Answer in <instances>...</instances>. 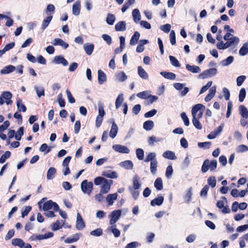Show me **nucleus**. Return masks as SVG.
Here are the masks:
<instances>
[{"label":"nucleus","mask_w":248,"mask_h":248,"mask_svg":"<svg viewBox=\"0 0 248 248\" xmlns=\"http://www.w3.org/2000/svg\"><path fill=\"white\" fill-rule=\"evenodd\" d=\"M205 107L201 104L195 105L192 108L191 114L192 118H202Z\"/></svg>","instance_id":"nucleus-1"},{"label":"nucleus","mask_w":248,"mask_h":248,"mask_svg":"<svg viewBox=\"0 0 248 248\" xmlns=\"http://www.w3.org/2000/svg\"><path fill=\"white\" fill-rule=\"evenodd\" d=\"M223 38L226 41L228 47L231 46H236L239 42V39L237 37L233 36L230 33H226Z\"/></svg>","instance_id":"nucleus-2"},{"label":"nucleus","mask_w":248,"mask_h":248,"mask_svg":"<svg viewBox=\"0 0 248 248\" xmlns=\"http://www.w3.org/2000/svg\"><path fill=\"white\" fill-rule=\"evenodd\" d=\"M217 167V162L216 160H213L211 162L209 160H206L204 161L202 168V172H206L209 169L213 170Z\"/></svg>","instance_id":"nucleus-3"},{"label":"nucleus","mask_w":248,"mask_h":248,"mask_svg":"<svg viewBox=\"0 0 248 248\" xmlns=\"http://www.w3.org/2000/svg\"><path fill=\"white\" fill-rule=\"evenodd\" d=\"M93 188V184L91 182H88L87 180H84L81 184V189L84 193L90 195Z\"/></svg>","instance_id":"nucleus-4"},{"label":"nucleus","mask_w":248,"mask_h":248,"mask_svg":"<svg viewBox=\"0 0 248 248\" xmlns=\"http://www.w3.org/2000/svg\"><path fill=\"white\" fill-rule=\"evenodd\" d=\"M43 210L44 211H47L51 210L57 211L59 210V206L56 202H53L52 201L50 200L44 203Z\"/></svg>","instance_id":"nucleus-5"},{"label":"nucleus","mask_w":248,"mask_h":248,"mask_svg":"<svg viewBox=\"0 0 248 248\" xmlns=\"http://www.w3.org/2000/svg\"><path fill=\"white\" fill-rule=\"evenodd\" d=\"M121 215V210H117L112 211L108 216L110 217L109 223L111 225H114L119 219Z\"/></svg>","instance_id":"nucleus-6"},{"label":"nucleus","mask_w":248,"mask_h":248,"mask_svg":"<svg viewBox=\"0 0 248 248\" xmlns=\"http://www.w3.org/2000/svg\"><path fill=\"white\" fill-rule=\"evenodd\" d=\"M113 184V181L111 180L106 179L105 181L102 183V185L100 189V193L103 194H106L109 192L110 189V186Z\"/></svg>","instance_id":"nucleus-7"},{"label":"nucleus","mask_w":248,"mask_h":248,"mask_svg":"<svg viewBox=\"0 0 248 248\" xmlns=\"http://www.w3.org/2000/svg\"><path fill=\"white\" fill-rule=\"evenodd\" d=\"M113 149L117 152L123 154H128L129 153V149L125 146L121 144H115L112 146Z\"/></svg>","instance_id":"nucleus-8"},{"label":"nucleus","mask_w":248,"mask_h":248,"mask_svg":"<svg viewBox=\"0 0 248 248\" xmlns=\"http://www.w3.org/2000/svg\"><path fill=\"white\" fill-rule=\"evenodd\" d=\"M98 112L99 114L97 115L96 119V127H99L102 123L103 116L105 114V111L104 110L102 107H99L98 108Z\"/></svg>","instance_id":"nucleus-9"},{"label":"nucleus","mask_w":248,"mask_h":248,"mask_svg":"<svg viewBox=\"0 0 248 248\" xmlns=\"http://www.w3.org/2000/svg\"><path fill=\"white\" fill-rule=\"evenodd\" d=\"M52 236V233L48 232L45 234L33 235L30 237V239L32 241H35L37 240H41L51 237Z\"/></svg>","instance_id":"nucleus-10"},{"label":"nucleus","mask_w":248,"mask_h":248,"mask_svg":"<svg viewBox=\"0 0 248 248\" xmlns=\"http://www.w3.org/2000/svg\"><path fill=\"white\" fill-rule=\"evenodd\" d=\"M76 226L78 230H82L85 226L84 221L79 213H78L77 215Z\"/></svg>","instance_id":"nucleus-11"},{"label":"nucleus","mask_w":248,"mask_h":248,"mask_svg":"<svg viewBox=\"0 0 248 248\" xmlns=\"http://www.w3.org/2000/svg\"><path fill=\"white\" fill-rule=\"evenodd\" d=\"M81 8L80 2L79 0L76 1L72 7V13L75 16H78L80 14Z\"/></svg>","instance_id":"nucleus-12"},{"label":"nucleus","mask_w":248,"mask_h":248,"mask_svg":"<svg viewBox=\"0 0 248 248\" xmlns=\"http://www.w3.org/2000/svg\"><path fill=\"white\" fill-rule=\"evenodd\" d=\"M16 70V67L12 65H9L7 66L4 67L3 69L0 70V72L1 74L2 75H6Z\"/></svg>","instance_id":"nucleus-13"},{"label":"nucleus","mask_w":248,"mask_h":248,"mask_svg":"<svg viewBox=\"0 0 248 248\" xmlns=\"http://www.w3.org/2000/svg\"><path fill=\"white\" fill-rule=\"evenodd\" d=\"M132 17L134 21L136 23H138L141 19V15L138 9H134L132 13Z\"/></svg>","instance_id":"nucleus-14"},{"label":"nucleus","mask_w":248,"mask_h":248,"mask_svg":"<svg viewBox=\"0 0 248 248\" xmlns=\"http://www.w3.org/2000/svg\"><path fill=\"white\" fill-rule=\"evenodd\" d=\"M54 62L56 64H62L63 66H67L68 64V62L62 56H57L55 57Z\"/></svg>","instance_id":"nucleus-15"},{"label":"nucleus","mask_w":248,"mask_h":248,"mask_svg":"<svg viewBox=\"0 0 248 248\" xmlns=\"http://www.w3.org/2000/svg\"><path fill=\"white\" fill-rule=\"evenodd\" d=\"M216 92V87L215 86H213L209 91L208 94L205 97V101L208 102L210 101L212 98L215 96Z\"/></svg>","instance_id":"nucleus-16"},{"label":"nucleus","mask_w":248,"mask_h":248,"mask_svg":"<svg viewBox=\"0 0 248 248\" xmlns=\"http://www.w3.org/2000/svg\"><path fill=\"white\" fill-rule=\"evenodd\" d=\"M52 44L54 46L59 45L64 48H66L68 46V44L64 42L60 38H55L53 40Z\"/></svg>","instance_id":"nucleus-17"},{"label":"nucleus","mask_w":248,"mask_h":248,"mask_svg":"<svg viewBox=\"0 0 248 248\" xmlns=\"http://www.w3.org/2000/svg\"><path fill=\"white\" fill-rule=\"evenodd\" d=\"M117 197L118 194L116 193L108 194L106 197L107 202L109 205H112L114 203V201L117 199Z\"/></svg>","instance_id":"nucleus-18"},{"label":"nucleus","mask_w":248,"mask_h":248,"mask_svg":"<svg viewBox=\"0 0 248 248\" xmlns=\"http://www.w3.org/2000/svg\"><path fill=\"white\" fill-rule=\"evenodd\" d=\"M107 80L106 75L101 70L98 71V80L99 84H102Z\"/></svg>","instance_id":"nucleus-19"},{"label":"nucleus","mask_w":248,"mask_h":248,"mask_svg":"<svg viewBox=\"0 0 248 248\" xmlns=\"http://www.w3.org/2000/svg\"><path fill=\"white\" fill-rule=\"evenodd\" d=\"M118 130V128L117 124L113 122L109 132V136L112 139H114L117 135Z\"/></svg>","instance_id":"nucleus-20"},{"label":"nucleus","mask_w":248,"mask_h":248,"mask_svg":"<svg viewBox=\"0 0 248 248\" xmlns=\"http://www.w3.org/2000/svg\"><path fill=\"white\" fill-rule=\"evenodd\" d=\"M115 78L117 81L123 82L127 79V76L124 72L121 71L116 74Z\"/></svg>","instance_id":"nucleus-21"},{"label":"nucleus","mask_w":248,"mask_h":248,"mask_svg":"<svg viewBox=\"0 0 248 248\" xmlns=\"http://www.w3.org/2000/svg\"><path fill=\"white\" fill-rule=\"evenodd\" d=\"M102 175L105 177L112 179H115L117 177L116 172L111 170H104L103 171Z\"/></svg>","instance_id":"nucleus-22"},{"label":"nucleus","mask_w":248,"mask_h":248,"mask_svg":"<svg viewBox=\"0 0 248 248\" xmlns=\"http://www.w3.org/2000/svg\"><path fill=\"white\" fill-rule=\"evenodd\" d=\"M240 114L243 118H248V109L243 105L239 106Z\"/></svg>","instance_id":"nucleus-23"},{"label":"nucleus","mask_w":248,"mask_h":248,"mask_svg":"<svg viewBox=\"0 0 248 248\" xmlns=\"http://www.w3.org/2000/svg\"><path fill=\"white\" fill-rule=\"evenodd\" d=\"M186 69L193 73H199L201 72L200 68L198 66L191 65L190 64L186 65Z\"/></svg>","instance_id":"nucleus-24"},{"label":"nucleus","mask_w":248,"mask_h":248,"mask_svg":"<svg viewBox=\"0 0 248 248\" xmlns=\"http://www.w3.org/2000/svg\"><path fill=\"white\" fill-rule=\"evenodd\" d=\"M138 73L139 76L143 79H146L148 78V75L147 73L140 66L138 67Z\"/></svg>","instance_id":"nucleus-25"},{"label":"nucleus","mask_w":248,"mask_h":248,"mask_svg":"<svg viewBox=\"0 0 248 248\" xmlns=\"http://www.w3.org/2000/svg\"><path fill=\"white\" fill-rule=\"evenodd\" d=\"M163 156L165 158L175 160L177 158L173 152L170 151H167L163 154Z\"/></svg>","instance_id":"nucleus-26"},{"label":"nucleus","mask_w":248,"mask_h":248,"mask_svg":"<svg viewBox=\"0 0 248 248\" xmlns=\"http://www.w3.org/2000/svg\"><path fill=\"white\" fill-rule=\"evenodd\" d=\"M108 231L112 232L115 237H118L121 234L120 231L116 228V225H111L108 229Z\"/></svg>","instance_id":"nucleus-27"},{"label":"nucleus","mask_w":248,"mask_h":248,"mask_svg":"<svg viewBox=\"0 0 248 248\" xmlns=\"http://www.w3.org/2000/svg\"><path fill=\"white\" fill-rule=\"evenodd\" d=\"M80 234L76 233L65 240L66 243H72L77 241L79 238Z\"/></svg>","instance_id":"nucleus-28"},{"label":"nucleus","mask_w":248,"mask_h":248,"mask_svg":"<svg viewBox=\"0 0 248 248\" xmlns=\"http://www.w3.org/2000/svg\"><path fill=\"white\" fill-rule=\"evenodd\" d=\"M34 89L36 92L37 96L40 98L45 95V89L42 86H35Z\"/></svg>","instance_id":"nucleus-29"},{"label":"nucleus","mask_w":248,"mask_h":248,"mask_svg":"<svg viewBox=\"0 0 248 248\" xmlns=\"http://www.w3.org/2000/svg\"><path fill=\"white\" fill-rule=\"evenodd\" d=\"M164 201V198L162 196H159L154 200L151 202V204L152 206L161 205Z\"/></svg>","instance_id":"nucleus-30"},{"label":"nucleus","mask_w":248,"mask_h":248,"mask_svg":"<svg viewBox=\"0 0 248 248\" xmlns=\"http://www.w3.org/2000/svg\"><path fill=\"white\" fill-rule=\"evenodd\" d=\"M140 178L138 175H135L133 179V186L135 190L138 189L140 187Z\"/></svg>","instance_id":"nucleus-31"},{"label":"nucleus","mask_w":248,"mask_h":248,"mask_svg":"<svg viewBox=\"0 0 248 248\" xmlns=\"http://www.w3.org/2000/svg\"><path fill=\"white\" fill-rule=\"evenodd\" d=\"M52 18V16H49L43 20L41 24V29L42 30H44L48 26Z\"/></svg>","instance_id":"nucleus-32"},{"label":"nucleus","mask_w":248,"mask_h":248,"mask_svg":"<svg viewBox=\"0 0 248 248\" xmlns=\"http://www.w3.org/2000/svg\"><path fill=\"white\" fill-rule=\"evenodd\" d=\"M126 29V23L124 21H120L115 25L117 31H124Z\"/></svg>","instance_id":"nucleus-33"},{"label":"nucleus","mask_w":248,"mask_h":248,"mask_svg":"<svg viewBox=\"0 0 248 248\" xmlns=\"http://www.w3.org/2000/svg\"><path fill=\"white\" fill-rule=\"evenodd\" d=\"M140 37V33L138 32H135L134 34L132 36L130 41V44L131 45H135L137 44L139 38Z\"/></svg>","instance_id":"nucleus-34"},{"label":"nucleus","mask_w":248,"mask_h":248,"mask_svg":"<svg viewBox=\"0 0 248 248\" xmlns=\"http://www.w3.org/2000/svg\"><path fill=\"white\" fill-rule=\"evenodd\" d=\"M94 46L93 44H85L84 45V49L87 55H90L93 50Z\"/></svg>","instance_id":"nucleus-35"},{"label":"nucleus","mask_w":248,"mask_h":248,"mask_svg":"<svg viewBox=\"0 0 248 248\" xmlns=\"http://www.w3.org/2000/svg\"><path fill=\"white\" fill-rule=\"evenodd\" d=\"M154 186L158 190H161L163 189V182L161 178H157L155 180Z\"/></svg>","instance_id":"nucleus-36"},{"label":"nucleus","mask_w":248,"mask_h":248,"mask_svg":"<svg viewBox=\"0 0 248 248\" xmlns=\"http://www.w3.org/2000/svg\"><path fill=\"white\" fill-rule=\"evenodd\" d=\"M56 172V170L55 169V168L53 167L50 168L47 172V179L48 180L52 179L54 177V175Z\"/></svg>","instance_id":"nucleus-37"},{"label":"nucleus","mask_w":248,"mask_h":248,"mask_svg":"<svg viewBox=\"0 0 248 248\" xmlns=\"http://www.w3.org/2000/svg\"><path fill=\"white\" fill-rule=\"evenodd\" d=\"M162 140V138H156L155 136H152L148 138V142L150 145H153L155 142L161 141Z\"/></svg>","instance_id":"nucleus-38"},{"label":"nucleus","mask_w":248,"mask_h":248,"mask_svg":"<svg viewBox=\"0 0 248 248\" xmlns=\"http://www.w3.org/2000/svg\"><path fill=\"white\" fill-rule=\"evenodd\" d=\"M154 125V122L152 121L149 120L143 123V126L145 130L150 131L153 128Z\"/></svg>","instance_id":"nucleus-39"},{"label":"nucleus","mask_w":248,"mask_h":248,"mask_svg":"<svg viewBox=\"0 0 248 248\" xmlns=\"http://www.w3.org/2000/svg\"><path fill=\"white\" fill-rule=\"evenodd\" d=\"M160 74L165 78L170 79H174L176 78L175 74L171 72H161Z\"/></svg>","instance_id":"nucleus-40"},{"label":"nucleus","mask_w":248,"mask_h":248,"mask_svg":"<svg viewBox=\"0 0 248 248\" xmlns=\"http://www.w3.org/2000/svg\"><path fill=\"white\" fill-rule=\"evenodd\" d=\"M16 105L17 109L19 111H22L23 112H25L26 111V107L22 103L21 99L19 98L17 100Z\"/></svg>","instance_id":"nucleus-41"},{"label":"nucleus","mask_w":248,"mask_h":248,"mask_svg":"<svg viewBox=\"0 0 248 248\" xmlns=\"http://www.w3.org/2000/svg\"><path fill=\"white\" fill-rule=\"evenodd\" d=\"M156 154L155 153H150L149 154V155L146 157L144 161L146 162H148L150 161L151 162H152L153 161H157L156 158Z\"/></svg>","instance_id":"nucleus-42"},{"label":"nucleus","mask_w":248,"mask_h":248,"mask_svg":"<svg viewBox=\"0 0 248 248\" xmlns=\"http://www.w3.org/2000/svg\"><path fill=\"white\" fill-rule=\"evenodd\" d=\"M217 73V69L215 68H213L204 71L202 75H201V76H202V75L204 74L207 76L211 77L216 75Z\"/></svg>","instance_id":"nucleus-43"},{"label":"nucleus","mask_w":248,"mask_h":248,"mask_svg":"<svg viewBox=\"0 0 248 248\" xmlns=\"http://www.w3.org/2000/svg\"><path fill=\"white\" fill-rule=\"evenodd\" d=\"M120 165L126 169L131 170L133 168V163L130 160H126L120 163Z\"/></svg>","instance_id":"nucleus-44"},{"label":"nucleus","mask_w":248,"mask_h":248,"mask_svg":"<svg viewBox=\"0 0 248 248\" xmlns=\"http://www.w3.org/2000/svg\"><path fill=\"white\" fill-rule=\"evenodd\" d=\"M124 101V97L123 94H120L115 101V107L117 109H118L121 104H122L123 102Z\"/></svg>","instance_id":"nucleus-45"},{"label":"nucleus","mask_w":248,"mask_h":248,"mask_svg":"<svg viewBox=\"0 0 248 248\" xmlns=\"http://www.w3.org/2000/svg\"><path fill=\"white\" fill-rule=\"evenodd\" d=\"M201 118H192V123L194 126L198 129H201L202 128V125L199 122V119Z\"/></svg>","instance_id":"nucleus-46"},{"label":"nucleus","mask_w":248,"mask_h":248,"mask_svg":"<svg viewBox=\"0 0 248 248\" xmlns=\"http://www.w3.org/2000/svg\"><path fill=\"white\" fill-rule=\"evenodd\" d=\"M150 94V91H146L142 92H140L137 93V96L139 98L141 99H146L148 98L149 94Z\"/></svg>","instance_id":"nucleus-47"},{"label":"nucleus","mask_w":248,"mask_h":248,"mask_svg":"<svg viewBox=\"0 0 248 248\" xmlns=\"http://www.w3.org/2000/svg\"><path fill=\"white\" fill-rule=\"evenodd\" d=\"M233 61L232 56H229L226 59L223 60L221 62V64L223 66H226L230 64Z\"/></svg>","instance_id":"nucleus-48"},{"label":"nucleus","mask_w":248,"mask_h":248,"mask_svg":"<svg viewBox=\"0 0 248 248\" xmlns=\"http://www.w3.org/2000/svg\"><path fill=\"white\" fill-rule=\"evenodd\" d=\"M170 60L171 64L174 66L179 67L181 65L179 62V61L176 59V58L173 56H170L169 57Z\"/></svg>","instance_id":"nucleus-49"},{"label":"nucleus","mask_w":248,"mask_h":248,"mask_svg":"<svg viewBox=\"0 0 248 248\" xmlns=\"http://www.w3.org/2000/svg\"><path fill=\"white\" fill-rule=\"evenodd\" d=\"M248 52V44L245 43L239 50V54L242 56L245 55Z\"/></svg>","instance_id":"nucleus-50"},{"label":"nucleus","mask_w":248,"mask_h":248,"mask_svg":"<svg viewBox=\"0 0 248 248\" xmlns=\"http://www.w3.org/2000/svg\"><path fill=\"white\" fill-rule=\"evenodd\" d=\"M246 91L245 89L242 88L239 91V101L242 102L246 97Z\"/></svg>","instance_id":"nucleus-51"},{"label":"nucleus","mask_w":248,"mask_h":248,"mask_svg":"<svg viewBox=\"0 0 248 248\" xmlns=\"http://www.w3.org/2000/svg\"><path fill=\"white\" fill-rule=\"evenodd\" d=\"M157 161H153L150 163V170L153 174H155L157 170Z\"/></svg>","instance_id":"nucleus-52"},{"label":"nucleus","mask_w":248,"mask_h":248,"mask_svg":"<svg viewBox=\"0 0 248 248\" xmlns=\"http://www.w3.org/2000/svg\"><path fill=\"white\" fill-rule=\"evenodd\" d=\"M24 242L19 238H15L12 240V244L14 246H19L20 248L22 245H24Z\"/></svg>","instance_id":"nucleus-53"},{"label":"nucleus","mask_w":248,"mask_h":248,"mask_svg":"<svg viewBox=\"0 0 248 248\" xmlns=\"http://www.w3.org/2000/svg\"><path fill=\"white\" fill-rule=\"evenodd\" d=\"M103 233V231L100 228H98L93 231H92L90 232V234L94 236H101Z\"/></svg>","instance_id":"nucleus-54"},{"label":"nucleus","mask_w":248,"mask_h":248,"mask_svg":"<svg viewBox=\"0 0 248 248\" xmlns=\"http://www.w3.org/2000/svg\"><path fill=\"white\" fill-rule=\"evenodd\" d=\"M136 155L139 160H142L144 158V151L141 148H138L136 150Z\"/></svg>","instance_id":"nucleus-55"},{"label":"nucleus","mask_w":248,"mask_h":248,"mask_svg":"<svg viewBox=\"0 0 248 248\" xmlns=\"http://www.w3.org/2000/svg\"><path fill=\"white\" fill-rule=\"evenodd\" d=\"M115 20V16L113 15L108 14L107 18V22L109 25H113Z\"/></svg>","instance_id":"nucleus-56"},{"label":"nucleus","mask_w":248,"mask_h":248,"mask_svg":"<svg viewBox=\"0 0 248 248\" xmlns=\"http://www.w3.org/2000/svg\"><path fill=\"white\" fill-rule=\"evenodd\" d=\"M62 225L61 224L59 220H57L55 223L52 225V230L56 231L62 227Z\"/></svg>","instance_id":"nucleus-57"},{"label":"nucleus","mask_w":248,"mask_h":248,"mask_svg":"<svg viewBox=\"0 0 248 248\" xmlns=\"http://www.w3.org/2000/svg\"><path fill=\"white\" fill-rule=\"evenodd\" d=\"M23 135V127H21L17 131L16 135H15V139L17 140H21L22 136Z\"/></svg>","instance_id":"nucleus-58"},{"label":"nucleus","mask_w":248,"mask_h":248,"mask_svg":"<svg viewBox=\"0 0 248 248\" xmlns=\"http://www.w3.org/2000/svg\"><path fill=\"white\" fill-rule=\"evenodd\" d=\"M181 117L184 122V124L186 126H188L189 124V119L186 116L185 112H182L181 114Z\"/></svg>","instance_id":"nucleus-59"},{"label":"nucleus","mask_w":248,"mask_h":248,"mask_svg":"<svg viewBox=\"0 0 248 248\" xmlns=\"http://www.w3.org/2000/svg\"><path fill=\"white\" fill-rule=\"evenodd\" d=\"M217 47L219 49H225L229 47L227 43H224L222 41L217 44Z\"/></svg>","instance_id":"nucleus-60"},{"label":"nucleus","mask_w":248,"mask_h":248,"mask_svg":"<svg viewBox=\"0 0 248 248\" xmlns=\"http://www.w3.org/2000/svg\"><path fill=\"white\" fill-rule=\"evenodd\" d=\"M57 102H58L59 105L61 107H63L65 106V101L64 99L62 98V95L61 93L58 95L57 99Z\"/></svg>","instance_id":"nucleus-61"},{"label":"nucleus","mask_w":248,"mask_h":248,"mask_svg":"<svg viewBox=\"0 0 248 248\" xmlns=\"http://www.w3.org/2000/svg\"><path fill=\"white\" fill-rule=\"evenodd\" d=\"M11 153L9 151L5 152V154L3 155L0 158V163H3L5 162V160L10 156Z\"/></svg>","instance_id":"nucleus-62"},{"label":"nucleus","mask_w":248,"mask_h":248,"mask_svg":"<svg viewBox=\"0 0 248 248\" xmlns=\"http://www.w3.org/2000/svg\"><path fill=\"white\" fill-rule=\"evenodd\" d=\"M246 79L245 76H240L236 79V83L238 86H240Z\"/></svg>","instance_id":"nucleus-63"},{"label":"nucleus","mask_w":248,"mask_h":248,"mask_svg":"<svg viewBox=\"0 0 248 248\" xmlns=\"http://www.w3.org/2000/svg\"><path fill=\"white\" fill-rule=\"evenodd\" d=\"M248 151V147L243 144L238 146L236 148V152L238 153H242Z\"/></svg>","instance_id":"nucleus-64"}]
</instances>
